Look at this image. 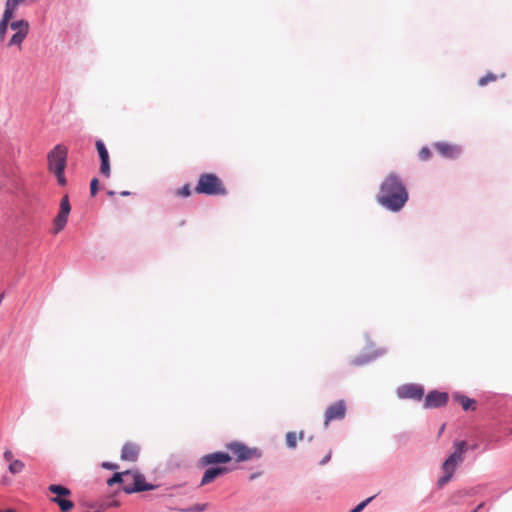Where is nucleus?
I'll list each match as a JSON object with an SVG mask.
<instances>
[{
    "mask_svg": "<svg viewBox=\"0 0 512 512\" xmlns=\"http://www.w3.org/2000/svg\"><path fill=\"white\" fill-rule=\"evenodd\" d=\"M408 200V192L400 177L389 174L380 186L377 201L391 211H399Z\"/></svg>",
    "mask_w": 512,
    "mask_h": 512,
    "instance_id": "f257e3e1",
    "label": "nucleus"
},
{
    "mask_svg": "<svg viewBox=\"0 0 512 512\" xmlns=\"http://www.w3.org/2000/svg\"><path fill=\"white\" fill-rule=\"evenodd\" d=\"M68 148L65 145H56L47 155L48 169L54 173L59 185L65 186L67 180L64 171L67 165Z\"/></svg>",
    "mask_w": 512,
    "mask_h": 512,
    "instance_id": "f03ea898",
    "label": "nucleus"
},
{
    "mask_svg": "<svg viewBox=\"0 0 512 512\" xmlns=\"http://www.w3.org/2000/svg\"><path fill=\"white\" fill-rule=\"evenodd\" d=\"M195 192L212 196H223L227 194L224 183L213 173H203L200 175L195 187Z\"/></svg>",
    "mask_w": 512,
    "mask_h": 512,
    "instance_id": "7ed1b4c3",
    "label": "nucleus"
},
{
    "mask_svg": "<svg viewBox=\"0 0 512 512\" xmlns=\"http://www.w3.org/2000/svg\"><path fill=\"white\" fill-rule=\"evenodd\" d=\"M8 23V29L14 33L9 37L7 47H20L30 32V22L25 18H16Z\"/></svg>",
    "mask_w": 512,
    "mask_h": 512,
    "instance_id": "20e7f679",
    "label": "nucleus"
},
{
    "mask_svg": "<svg viewBox=\"0 0 512 512\" xmlns=\"http://www.w3.org/2000/svg\"><path fill=\"white\" fill-rule=\"evenodd\" d=\"M225 447L232 453V458L234 457L237 462L258 459L262 456V453L258 448L248 447L240 441L229 442Z\"/></svg>",
    "mask_w": 512,
    "mask_h": 512,
    "instance_id": "39448f33",
    "label": "nucleus"
},
{
    "mask_svg": "<svg viewBox=\"0 0 512 512\" xmlns=\"http://www.w3.org/2000/svg\"><path fill=\"white\" fill-rule=\"evenodd\" d=\"M123 491L127 494L153 490L156 486L146 482L144 475L138 472L125 471Z\"/></svg>",
    "mask_w": 512,
    "mask_h": 512,
    "instance_id": "423d86ee",
    "label": "nucleus"
},
{
    "mask_svg": "<svg viewBox=\"0 0 512 512\" xmlns=\"http://www.w3.org/2000/svg\"><path fill=\"white\" fill-rule=\"evenodd\" d=\"M20 7L13 0L5 1L4 10L0 18V42L5 40L8 31V21L16 19Z\"/></svg>",
    "mask_w": 512,
    "mask_h": 512,
    "instance_id": "0eeeda50",
    "label": "nucleus"
},
{
    "mask_svg": "<svg viewBox=\"0 0 512 512\" xmlns=\"http://www.w3.org/2000/svg\"><path fill=\"white\" fill-rule=\"evenodd\" d=\"M71 211V206L69 203L68 196L62 197L60 201V209L53 221V229L52 234L57 235L60 233L66 226L68 217Z\"/></svg>",
    "mask_w": 512,
    "mask_h": 512,
    "instance_id": "6e6552de",
    "label": "nucleus"
},
{
    "mask_svg": "<svg viewBox=\"0 0 512 512\" xmlns=\"http://www.w3.org/2000/svg\"><path fill=\"white\" fill-rule=\"evenodd\" d=\"M346 410L347 407L344 400H338L329 405L324 413V426L328 427L330 422L344 419Z\"/></svg>",
    "mask_w": 512,
    "mask_h": 512,
    "instance_id": "1a4fd4ad",
    "label": "nucleus"
},
{
    "mask_svg": "<svg viewBox=\"0 0 512 512\" xmlns=\"http://www.w3.org/2000/svg\"><path fill=\"white\" fill-rule=\"evenodd\" d=\"M397 395L402 399L420 400L424 395V389L417 384H406L397 389Z\"/></svg>",
    "mask_w": 512,
    "mask_h": 512,
    "instance_id": "9d476101",
    "label": "nucleus"
},
{
    "mask_svg": "<svg viewBox=\"0 0 512 512\" xmlns=\"http://www.w3.org/2000/svg\"><path fill=\"white\" fill-rule=\"evenodd\" d=\"M449 396L446 392L431 391L427 394L424 400V408L433 409L439 408L448 402Z\"/></svg>",
    "mask_w": 512,
    "mask_h": 512,
    "instance_id": "9b49d317",
    "label": "nucleus"
},
{
    "mask_svg": "<svg viewBox=\"0 0 512 512\" xmlns=\"http://www.w3.org/2000/svg\"><path fill=\"white\" fill-rule=\"evenodd\" d=\"M232 460V456L226 452L217 451L201 457L200 463L203 466L214 464H226Z\"/></svg>",
    "mask_w": 512,
    "mask_h": 512,
    "instance_id": "f8f14e48",
    "label": "nucleus"
},
{
    "mask_svg": "<svg viewBox=\"0 0 512 512\" xmlns=\"http://www.w3.org/2000/svg\"><path fill=\"white\" fill-rule=\"evenodd\" d=\"M96 149L98 151V154H99V157L101 160L100 172L104 176L109 177V175H110L109 153H108L103 141H101V140L96 141Z\"/></svg>",
    "mask_w": 512,
    "mask_h": 512,
    "instance_id": "ddd939ff",
    "label": "nucleus"
},
{
    "mask_svg": "<svg viewBox=\"0 0 512 512\" xmlns=\"http://www.w3.org/2000/svg\"><path fill=\"white\" fill-rule=\"evenodd\" d=\"M457 466H458V464H456L455 462H453L452 459H449V458H447L443 462L442 471H443L444 475L441 478H439V480L437 482L439 487H443L452 479Z\"/></svg>",
    "mask_w": 512,
    "mask_h": 512,
    "instance_id": "4468645a",
    "label": "nucleus"
},
{
    "mask_svg": "<svg viewBox=\"0 0 512 512\" xmlns=\"http://www.w3.org/2000/svg\"><path fill=\"white\" fill-rule=\"evenodd\" d=\"M140 453V447L138 444L133 442H127L124 444L121 450V459L123 461L135 462Z\"/></svg>",
    "mask_w": 512,
    "mask_h": 512,
    "instance_id": "2eb2a0df",
    "label": "nucleus"
},
{
    "mask_svg": "<svg viewBox=\"0 0 512 512\" xmlns=\"http://www.w3.org/2000/svg\"><path fill=\"white\" fill-rule=\"evenodd\" d=\"M229 471H230V469H228L225 466L209 468L205 471L200 484H201V486L207 485V484L213 482L219 476H222V475L228 473Z\"/></svg>",
    "mask_w": 512,
    "mask_h": 512,
    "instance_id": "dca6fc26",
    "label": "nucleus"
},
{
    "mask_svg": "<svg viewBox=\"0 0 512 512\" xmlns=\"http://www.w3.org/2000/svg\"><path fill=\"white\" fill-rule=\"evenodd\" d=\"M435 149L446 158L454 159L460 154V149L456 145H451L444 142L434 144Z\"/></svg>",
    "mask_w": 512,
    "mask_h": 512,
    "instance_id": "f3484780",
    "label": "nucleus"
},
{
    "mask_svg": "<svg viewBox=\"0 0 512 512\" xmlns=\"http://www.w3.org/2000/svg\"><path fill=\"white\" fill-rule=\"evenodd\" d=\"M454 400L457 401L463 408V410H475L476 408V402L473 399H470L469 397L465 395L456 394L453 396Z\"/></svg>",
    "mask_w": 512,
    "mask_h": 512,
    "instance_id": "a211bd4d",
    "label": "nucleus"
},
{
    "mask_svg": "<svg viewBox=\"0 0 512 512\" xmlns=\"http://www.w3.org/2000/svg\"><path fill=\"white\" fill-rule=\"evenodd\" d=\"M50 501L57 504L61 512H68L74 507V503L64 497L54 496L50 498Z\"/></svg>",
    "mask_w": 512,
    "mask_h": 512,
    "instance_id": "6ab92c4d",
    "label": "nucleus"
},
{
    "mask_svg": "<svg viewBox=\"0 0 512 512\" xmlns=\"http://www.w3.org/2000/svg\"><path fill=\"white\" fill-rule=\"evenodd\" d=\"M48 490H49V492H51L59 497H68L71 495V491L62 485L51 484L48 487Z\"/></svg>",
    "mask_w": 512,
    "mask_h": 512,
    "instance_id": "aec40b11",
    "label": "nucleus"
},
{
    "mask_svg": "<svg viewBox=\"0 0 512 512\" xmlns=\"http://www.w3.org/2000/svg\"><path fill=\"white\" fill-rule=\"evenodd\" d=\"M304 436V433L301 432L299 436L295 432H288L286 434V444L289 448H295L297 445V439L302 440Z\"/></svg>",
    "mask_w": 512,
    "mask_h": 512,
    "instance_id": "412c9836",
    "label": "nucleus"
},
{
    "mask_svg": "<svg viewBox=\"0 0 512 512\" xmlns=\"http://www.w3.org/2000/svg\"><path fill=\"white\" fill-rule=\"evenodd\" d=\"M125 471L124 472H117L115 473L111 478L107 480L108 486H113L116 483H122L123 486L125 485Z\"/></svg>",
    "mask_w": 512,
    "mask_h": 512,
    "instance_id": "4be33fe9",
    "label": "nucleus"
},
{
    "mask_svg": "<svg viewBox=\"0 0 512 512\" xmlns=\"http://www.w3.org/2000/svg\"><path fill=\"white\" fill-rule=\"evenodd\" d=\"M25 465L21 460H13L9 465V472L11 474L20 473L24 469Z\"/></svg>",
    "mask_w": 512,
    "mask_h": 512,
    "instance_id": "5701e85b",
    "label": "nucleus"
},
{
    "mask_svg": "<svg viewBox=\"0 0 512 512\" xmlns=\"http://www.w3.org/2000/svg\"><path fill=\"white\" fill-rule=\"evenodd\" d=\"M454 448H455V451L461 453V454H465V452L467 451L468 449V445H467V442L462 440V441H457L454 443Z\"/></svg>",
    "mask_w": 512,
    "mask_h": 512,
    "instance_id": "b1692460",
    "label": "nucleus"
},
{
    "mask_svg": "<svg viewBox=\"0 0 512 512\" xmlns=\"http://www.w3.org/2000/svg\"><path fill=\"white\" fill-rule=\"evenodd\" d=\"M375 498V495L374 496H371L369 498H367L366 500L362 501L361 503H359L356 507H354L351 512H361L367 505L368 503H370L373 499Z\"/></svg>",
    "mask_w": 512,
    "mask_h": 512,
    "instance_id": "393cba45",
    "label": "nucleus"
},
{
    "mask_svg": "<svg viewBox=\"0 0 512 512\" xmlns=\"http://www.w3.org/2000/svg\"><path fill=\"white\" fill-rule=\"evenodd\" d=\"M176 195L181 196V197H188V196H190L191 195L190 185L186 184L182 188L178 189L176 191Z\"/></svg>",
    "mask_w": 512,
    "mask_h": 512,
    "instance_id": "a878e982",
    "label": "nucleus"
},
{
    "mask_svg": "<svg viewBox=\"0 0 512 512\" xmlns=\"http://www.w3.org/2000/svg\"><path fill=\"white\" fill-rule=\"evenodd\" d=\"M496 80V76L492 73H488L486 76L481 77L478 81L480 86L486 85L488 82Z\"/></svg>",
    "mask_w": 512,
    "mask_h": 512,
    "instance_id": "bb28decb",
    "label": "nucleus"
},
{
    "mask_svg": "<svg viewBox=\"0 0 512 512\" xmlns=\"http://www.w3.org/2000/svg\"><path fill=\"white\" fill-rule=\"evenodd\" d=\"M432 153L430 151L429 148L427 147H423L420 151H419V158L422 160V161H427L430 159Z\"/></svg>",
    "mask_w": 512,
    "mask_h": 512,
    "instance_id": "cd10ccee",
    "label": "nucleus"
},
{
    "mask_svg": "<svg viewBox=\"0 0 512 512\" xmlns=\"http://www.w3.org/2000/svg\"><path fill=\"white\" fill-rule=\"evenodd\" d=\"M208 504H194L188 509L187 512H203L207 509Z\"/></svg>",
    "mask_w": 512,
    "mask_h": 512,
    "instance_id": "c85d7f7f",
    "label": "nucleus"
},
{
    "mask_svg": "<svg viewBox=\"0 0 512 512\" xmlns=\"http://www.w3.org/2000/svg\"><path fill=\"white\" fill-rule=\"evenodd\" d=\"M449 459H452L453 462H455L456 464H461L464 460V455L457 452V451H454L449 457Z\"/></svg>",
    "mask_w": 512,
    "mask_h": 512,
    "instance_id": "c756f323",
    "label": "nucleus"
},
{
    "mask_svg": "<svg viewBox=\"0 0 512 512\" xmlns=\"http://www.w3.org/2000/svg\"><path fill=\"white\" fill-rule=\"evenodd\" d=\"M98 191V180L93 178L90 183L91 196H95Z\"/></svg>",
    "mask_w": 512,
    "mask_h": 512,
    "instance_id": "7c9ffc66",
    "label": "nucleus"
},
{
    "mask_svg": "<svg viewBox=\"0 0 512 512\" xmlns=\"http://www.w3.org/2000/svg\"><path fill=\"white\" fill-rule=\"evenodd\" d=\"M3 458L8 461V462H12L13 461V453L11 450H6L4 453H3Z\"/></svg>",
    "mask_w": 512,
    "mask_h": 512,
    "instance_id": "2f4dec72",
    "label": "nucleus"
},
{
    "mask_svg": "<svg viewBox=\"0 0 512 512\" xmlns=\"http://www.w3.org/2000/svg\"><path fill=\"white\" fill-rule=\"evenodd\" d=\"M13 1L20 6H28V5L33 4L32 0H13Z\"/></svg>",
    "mask_w": 512,
    "mask_h": 512,
    "instance_id": "473e14b6",
    "label": "nucleus"
},
{
    "mask_svg": "<svg viewBox=\"0 0 512 512\" xmlns=\"http://www.w3.org/2000/svg\"><path fill=\"white\" fill-rule=\"evenodd\" d=\"M102 466L106 469H110V470H116L118 469V465L117 464H113V463H109V462H104L102 464Z\"/></svg>",
    "mask_w": 512,
    "mask_h": 512,
    "instance_id": "72a5a7b5",
    "label": "nucleus"
},
{
    "mask_svg": "<svg viewBox=\"0 0 512 512\" xmlns=\"http://www.w3.org/2000/svg\"><path fill=\"white\" fill-rule=\"evenodd\" d=\"M331 459V451L327 453V455L320 461V465H325Z\"/></svg>",
    "mask_w": 512,
    "mask_h": 512,
    "instance_id": "f704fd0d",
    "label": "nucleus"
},
{
    "mask_svg": "<svg viewBox=\"0 0 512 512\" xmlns=\"http://www.w3.org/2000/svg\"><path fill=\"white\" fill-rule=\"evenodd\" d=\"M121 195H122V196H128V195H130V192H128V191H123V192H121Z\"/></svg>",
    "mask_w": 512,
    "mask_h": 512,
    "instance_id": "c9c22d12",
    "label": "nucleus"
},
{
    "mask_svg": "<svg viewBox=\"0 0 512 512\" xmlns=\"http://www.w3.org/2000/svg\"><path fill=\"white\" fill-rule=\"evenodd\" d=\"M444 428H445V425H443V426L441 427V429H440V431H439V435L443 432Z\"/></svg>",
    "mask_w": 512,
    "mask_h": 512,
    "instance_id": "e433bc0d",
    "label": "nucleus"
},
{
    "mask_svg": "<svg viewBox=\"0 0 512 512\" xmlns=\"http://www.w3.org/2000/svg\"><path fill=\"white\" fill-rule=\"evenodd\" d=\"M254 478H256V474H252V475L250 476V479H254Z\"/></svg>",
    "mask_w": 512,
    "mask_h": 512,
    "instance_id": "4c0bfd02",
    "label": "nucleus"
},
{
    "mask_svg": "<svg viewBox=\"0 0 512 512\" xmlns=\"http://www.w3.org/2000/svg\"><path fill=\"white\" fill-rule=\"evenodd\" d=\"M108 194L109 195H114V191H109Z\"/></svg>",
    "mask_w": 512,
    "mask_h": 512,
    "instance_id": "58836bf2",
    "label": "nucleus"
},
{
    "mask_svg": "<svg viewBox=\"0 0 512 512\" xmlns=\"http://www.w3.org/2000/svg\"><path fill=\"white\" fill-rule=\"evenodd\" d=\"M40 0H32L33 4L39 2Z\"/></svg>",
    "mask_w": 512,
    "mask_h": 512,
    "instance_id": "ea45409f",
    "label": "nucleus"
}]
</instances>
